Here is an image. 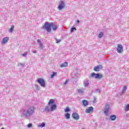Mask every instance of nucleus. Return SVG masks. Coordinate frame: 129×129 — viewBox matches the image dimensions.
Here are the masks:
<instances>
[{
	"mask_svg": "<svg viewBox=\"0 0 129 129\" xmlns=\"http://www.w3.org/2000/svg\"><path fill=\"white\" fill-rule=\"evenodd\" d=\"M35 113V106H30L28 107H26L22 109L21 113V115L24 118L26 119H30L33 114Z\"/></svg>",
	"mask_w": 129,
	"mask_h": 129,
	"instance_id": "1",
	"label": "nucleus"
},
{
	"mask_svg": "<svg viewBox=\"0 0 129 129\" xmlns=\"http://www.w3.org/2000/svg\"><path fill=\"white\" fill-rule=\"evenodd\" d=\"M54 100L50 99L48 103V105L44 108V111H45V112H50V111L51 112L56 110L57 105L54 104Z\"/></svg>",
	"mask_w": 129,
	"mask_h": 129,
	"instance_id": "2",
	"label": "nucleus"
},
{
	"mask_svg": "<svg viewBox=\"0 0 129 129\" xmlns=\"http://www.w3.org/2000/svg\"><path fill=\"white\" fill-rule=\"evenodd\" d=\"M51 28H52L53 31H56L57 30V25L54 24L53 23H49V22H46L42 29L45 30L48 33H50L51 30Z\"/></svg>",
	"mask_w": 129,
	"mask_h": 129,
	"instance_id": "3",
	"label": "nucleus"
},
{
	"mask_svg": "<svg viewBox=\"0 0 129 129\" xmlns=\"http://www.w3.org/2000/svg\"><path fill=\"white\" fill-rule=\"evenodd\" d=\"M91 78H95V79H102L103 78V75L101 74H95L92 73L90 75Z\"/></svg>",
	"mask_w": 129,
	"mask_h": 129,
	"instance_id": "4",
	"label": "nucleus"
},
{
	"mask_svg": "<svg viewBox=\"0 0 129 129\" xmlns=\"http://www.w3.org/2000/svg\"><path fill=\"white\" fill-rule=\"evenodd\" d=\"M38 83L40 84V85L41 86V87H43V88H45L46 87V83L45 82V80L43 79H38L37 80Z\"/></svg>",
	"mask_w": 129,
	"mask_h": 129,
	"instance_id": "5",
	"label": "nucleus"
},
{
	"mask_svg": "<svg viewBox=\"0 0 129 129\" xmlns=\"http://www.w3.org/2000/svg\"><path fill=\"white\" fill-rule=\"evenodd\" d=\"M36 42L38 43L39 48L40 50H43V49H44V44H43V40L37 39Z\"/></svg>",
	"mask_w": 129,
	"mask_h": 129,
	"instance_id": "6",
	"label": "nucleus"
},
{
	"mask_svg": "<svg viewBox=\"0 0 129 129\" xmlns=\"http://www.w3.org/2000/svg\"><path fill=\"white\" fill-rule=\"evenodd\" d=\"M117 52L118 54H121L123 52V47L121 44H117Z\"/></svg>",
	"mask_w": 129,
	"mask_h": 129,
	"instance_id": "7",
	"label": "nucleus"
},
{
	"mask_svg": "<svg viewBox=\"0 0 129 129\" xmlns=\"http://www.w3.org/2000/svg\"><path fill=\"white\" fill-rule=\"evenodd\" d=\"M65 8V2L64 1H60L59 3V6L57 7L59 11H62Z\"/></svg>",
	"mask_w": 129,
	"mask_h": 129,
	"instance_id": "8",
	"label": "nucleus"
},
{
	"mask_svg": "<svg viewBox=\"0 0 129 129\" xmlns=\"http://www.w3.org/2000/svg\"><path fill=\"white\" fill-rule=\"evenodd\" d=\"M109 104H107L104 108V113L105 115H108V111H109Z\"/></svg>",
	"mask_w": 129,
	"mask_h": 129,
	"instance_id": "9",
	"label": "nucleus"
},
{
	"mask_svg": "<svg viewBox=\"0 0 129 129\" xmlns=\"http://www.w3.org/2000/svg\"><path fill=\"white\" fill-rule=\"evenodd\" d=\"M72 116L73 118H74V119H75L76 120H78V119H79L80 118L79 115H78V113H77L76 112L73 113Z\"/></svg>",
	"mask_w": 129,
	"mask_h": 129,
	"instance_id": "10",
	"label": "nucleus"
},
{
	"mask_svg": "<svg viewBox=\"0 0 129 129\" xmlns=\"http://www.w3.org/2000/svg\"><path fill=\"white\" fill-rule=\"evenodd\" d=\"M103 67L102 65L100 64V65H98L97 66L94 67V71H96V72L100 71L101 70V69H102Z\"/></svg>",
	"mask_w": 129,
	"mask_h": 129,
	"instance_id": "11",
	"label": "nucleus"
},
{
	"mask_svg": "<svg viewBox=\"0 0 129 129\" xmlns=\"http://www.w3.org/2000/svg\"><path fill=\"white\" fill-rule=\"evenodd\" d=\"M9 41V37H5L3 38L2 41L1 42V44L3 45H5V44H7Z\"/></svg>",
	"mask_w": 129,
	"mask_h": 129,
	"instance_id": "12",
	"label": "nucleus"
},
{
	"mask_svg": "<svg viewBox=\"0 0 129 129\" xmlns=\"http://www.w3.org/2000/svg\"><path fill=\"white\" fill-rule=\"evenodd\" d=\"M83 85L85 87H88L89 86V80H85L83 82Z\"/></svg>",
	"mask_w": 129,
	"mask_h": 129,
	"instance_id": "13",
	"label": "nucleus"
},
{
	"mask_svg": "<svg viewBox=\"0 0 129 129\" xmlns=\"http://www.w3.org/2000/svg\"><path fill=\"white\" fill-rule=\"evenodd\" d=\"M84 90H85V89L83 88L79 89L78 90V94L81 95L83 94V93H84Z\"/></svg>",
	"mask_w": 129,
	"mask_h": 129,
	"instance_id": "14",
	"label": "nucleus"
},
{
	"mask_svg": "<svg viewBox=\"0 0 129 129\" xmlns=\"http://www.w3.org/2000/svg\"><path fill=\"white\" fill-rule=\"evenodd\" d=\"M93 111V107H89L88 108L86 109V112L87 113H89V112H91V111Z\"/></svg>",
	"mask_w": 129,
	"mask_h": 129,
	"instance_id": "15",
	"label": "nucleus"
},
{
	"mask_svg": "<svg viewBox=\"0 0 129 129\" xmlns=\"http://www.w3.org/2000/svg\"><path fill=\"white\" fill-rule=\"evenodd\" d=\"M37 126L38 127H45L46 126V124L44 122L43 123H40L39 124L37 125Z\"/></svg>",
	"mask_w": 129,
	"mask_h": 129,
	"instance_id": "16",
	"label": "nucleus"
},
{
	"mask_svg": "<svg viewBox=\"0 0 129 129\" xmlns=\"http://www.w3.org/2000/svg\"><path fill=\"white\" fill-rule=\"evenodd\" d=\"M67 66H68V62H67V61H65L60 65L61 68H63V67H67Z\"/></svg>",
	"mask_w": 129,
	"mask_h": 129,
	"instance_id": "17",
	"label": "nucleus"
},
{
	"mask_svg": "<svg viewBox=\"0 0 129 129\" xmlns=\"http://www.w3.org/2000/svg\"><path fill=\"white\" fill-rule=\"evenodd\" d=\"M83 104L84 106H87L88 105V101L86 100H83Z\"/></svg>",
	"mask_w": 129,
	"mask_h": 129,
	"instance_id": "18",
	"label": "nucleus"
},
{
	"mask_svg": "<svg viewBox=\"0 0 129 129\" xmlns=\"http://www.w3.org/2000/svg\"><path fill=\"white\" fill-rule=\"evenodd\" d=\"M14 29H15V26L11 25V27L9 30V33H12V32H14Z\"/></svg>",
	"mask_w": 129,
	"mask_h": 129,
	"instance_id": "19",
	"label": "nucleus"
},
{
	"mask_svg": "<svg viewBox=\"0 0 129 129\" xmlns=\"http://www.w3.org/2000/svg\"><path fill=\"white\" fill-rule=\"evenodd\" d=\"M110 119H111V120H115V119H116V116H115V115H111L110 116Z\"/></svg>",
	"mask_w": 129,
	"mask_h": 129,
	"instance_id": "20",
	"label": "nucleus"
},
{
	"mask_svg": "<svg viewBox=\"0 0 129 129\" xmlns=\"http://www.w3.org/2000/svg\"><path fill=\"white\" fill-rule=\"evenodd\" d=\"M103 36H104V33L103 32H100V33L98 35V38H99L100 39H101V38H102V37H103Z\"/></svg>",
	"mask_w": 129,
	"mask_h": 129,
	"instance_id": "21",
	"label": "nucleus"
},
{
	"mask_svg": "<svg viewBox=\"0 0 129 129\" xmlns=\"http://www.w3.org/2000/svg\"><path fill=\"white\" fill-rule=\"evenodd\" d=\"M126 86H124L121 92V94H123V93H125V91H126Z\"/></svg>",
	"mask_w": 129,
	"mask_h": 129,
	"instance_id": "22",
	"label": "nucleus"
},
{
	"mask_svg": "<svg viewBox=\"0 0 129 129\" xmlns=\"http://www.w3.org/2000/svg\"><path fill=\"white\" fill-rule=\"evenodd\" d=\"M55 75H57V73L53 72L52 74H51L50 76V78H54V76H55Z\"/></svg>",
	"mask_w": 129,
	"mask_h": 129,
	"instance_id": "23",
	"label": "nucleus"
},
{
	"mask_svg": "<svg viewBox=\"0 0 129 129\" xmlns=\"http://www.w3.org/2000/svg\"><path fill=\"white\" fill-rule=\"evenodd\" d=\"M65 116L67 119H69L70 118V114L67 113L65 114Z\"/></svg>",
	"mask_w": 129,
	"mask_h": 129,
	"instance_id": "24",
	"label": "nucleus"
},
{
	"mask_svg": "<svg viewBox=\"0 0 129 129\" xmlns=\"http://www.w3.org/2000/svg\"><path fill=\"white\" fill-rule=\"evenodd\" d=\"M65 112H68L70 111V108L69 107H67L66 109H64Z\"/></svg>",
	"mask_w": 129,
	"mask_h": 129,
	"instance_id": "25",
	"label": "nucleus"
},
{
	"mask_svg": "<svg viewBox=\"0 0 129 129\" xmlns=\"http://www.w3.org/2000/svg\"><path fill=\"white\" fill-rule=\"evenodd\" d=\"M55 40H56V43L57 44L60 43V42H61V39H59L58 40L57 38H55Z\"/></svg>",
	"mask_w": 129,
	"mask_h": 129,
	"instance_id": "26",
	"label": "nucleus"
},
{
	"mask_svg": "<svg viewBox=\"0 0 129 129\" xmlns=\"http://www.w3.org/2000/svg\"><path fill=\"white\" fill-rule=\"evenodd\" d=\"M74 31H76V28H75V27L72 28L71 29V33H73V32H74Z\"/></svg>",
	"mask_w": 129,
	"mask_h": 129,
	"instance_id": "27",
	"label": "nucleus"
},
{
	"mask_svg": "<svg viewBox=\"0 0 129 129\" xmlns=\"http://www.w3.org/2000/svg\"><path fill=\"white\" fill-rule=\"evenodd\" d=\"M125 110L126 111H128L129 110V104L127 105L126 106V108H125Z\"/></svg>",
	"mask_w": 129,
	"mask_h": 129,
	"instance_id": "28",
	"label": "nucleus"
},
{
	"mask_svg": "<svg viewBox=\"0 0 129 129\" xmlns=\"http://www.w3.org/2000/svg\"><path fill=\"white\" fill-rule=\"evenodd\" d=\"M32 123H29L27 125V127H28V128H30V127H32Z\"/></svg>",
	"mask_w": 129,
	"mask_h": 129,
	"instance_id": "29",
	"label": "nucleus"
},
{
	"mask_svg": "<svg viewBox=\"0 0 129 129\" xmlns=\"http://www.w3.org/2000/svg\"><path fill=\"white\" fill-rule=\"evenodd\" d=\"M19 65H20V66H21L22 67H24L25 66V63H19Z\"/></svg>",
	"mask_w": 129,
	"mask_h": 129,
	"instance_id": "30",
	"label": "nucleus"
},
{
	"mask_svg": "<svg viewBox=\"0 0 129 129\" xmlns=\"http://www.w3.org/2000/svg\"><path fill=\"white\" fill-rule=\"evenodd\" d=\"M68 83V80H66L65 82L63 83L64 85H66V84H67Z\"/></svg>",
	"mask_w": 129,
	"mask_h": 129,
	"instance_id": "31",
	"label": "nucleus"
},
{
	"mask_svg": "<svg viewBox=\"0 0 129 129\" xmlns=\"http://www.w3.org/2000/svg\"><path fill=\"white\" fill-rule=\"evenodd\" d=\"M96 92H98V93H100V90L99 89H98L96 90Z\"/></svg>",
	"mask_w": 129,
	"mask_h": 129,
	"instance_id": "32",
	"label": "nucleus"
},
{
	"mask_svg": "<svg viewBox=\"0 0 129 129\" xmlns=\"http://www.w3.org/2000/svg\"><path fill=\"white\" fill-rule=\"evenodd\" d=\"M27 55V53H24L22 54V56H23V57H26V55Z\"/></svg>",
	"mask_w": 129,
	"mask_h": 129,
	"instance_id": "33",
	"label": "nucleus"
},
{
	"mask_svg": "<svg viewBox=\"0 0 129 129\" xmlns=\"http://www.w3.org/2000/svg\"><path fill=\"white\" fill-rule=\"evenodd\" d=\"M37 50H33V51H32V53H33L34 54L37 53Z\"/></svg>",
	"mask_w": 129,
	"mask_h": 129,
	"instance_id": "34",
	"label": "nucleus"
},
{
	"mask_svg": "<svg viewBox=\"0 0 129 129\" xmlns=\"http://www.w3.org/2000/svg\"><path fill=\"white\" fill-rule=\"evenodd\" d=\"M77 22L78 24H79V23H80V21H79V20H77Z\"/></svg>",
	"mask_w": 129,
	"mask_h": 129,
	"instance_id": "35",
	"label": "nucleus"
},
{
	"mask_svg": "<svg viewBox=\"0 0 129 129\" xmlns=\"http://www.w3.org/2000/svg\"><path fill=\"white\" fill-rule=\"evenodd\" d=\"M1 129H5V128L4 127H2Z\"/></svg>",
	"mask_w": 129,
	"mask_h": 129,
	"instance_id": "36",
	"label": "nucleus"
},
{
	"mask_svg": "<svg viewBox=\"0 0 129 129\" xmlns=\"http://www.w3.org/2000/svg\"><path fill=\"white\" fill-rule=\"evenodd\" d=\"M94 99H95V97H94Z\"/></svg>",
	"mask_w": 129,
	"mask_h": 129,
	"instance_id": "37",
	"label": "nucleus"
},
{
	"mask_svg": "<svg viewBox=\"0 0 129 129\" xmlns=\"http://www.w3.org/2000/svg\"><path fill=\"white\" fill-rule=\"evenodd\" d=\"M77 69H76V71H77Z\"/></svg>",
	"mask_w": 129,
	"mask_h": 129,
	"instance_id": "38",
	"label": "nucleus"
},
{
	"mask_svg": "<svg viewBox=\"0 0 129 129\" xmlns=\"http://www.w3.org/2000/svg\"><path fill=\"white\" fill-rule=\"evenodd\" d=\"M83 129H84V128H83Z\"/></svg>",
	"mask_w": 129,
	"mask_h": 129,
	"instance_id": "39",
	"label": "nucleus"
}]
</instances>
